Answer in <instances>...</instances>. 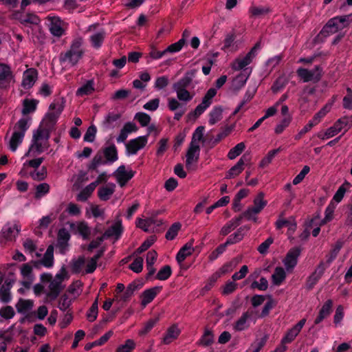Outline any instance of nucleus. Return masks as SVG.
Masks as SVG:
<instances>
[{"mask_svg":"<svg viewBox=\"0 0 352 352\" xmlns=\"http://www.w3.org/2000/svg\"><path fill=\"white\" fill-rule=\"evenodd\" d=\"M196 73V69L187 71L182 78L173 85V89L176 93L177 99L168 98V107L170 111H174L180 107L181 104L179 101L186 103L194 98L195 94L189 91L187 88L192 83Z\"/></svg>","mask_w":352,"mask_h":352,"instance_id":"nucleus-1","label":"nucleus"},{"mask_svg":"<svg viewBox=\"0 0 352 352\" xmlns=\"http://www.w3.org/2000/svg\"><path fill=\"white\" fill-rule=\"evenodd\" d=\"M20 227L17 224H6L2 229L1 234L4 239L7 240H12L19 234Z\"/></svg>","mask_w":352,"mask_h":352,"instance_id":"nucleus-22","label":"nucleus"},{"mask_svg":"<svg viewBox=\"0 0 352 352\" xmlns=\"http://www.w3.org/2000/svg\"><path fill=\"white\" fill-rule=\"evenodd\" d=\"M94 91V82L93 80H89L85 84L79 87L76 91L77 96H83L91 94Z\"/></svg>","mask_w":352,"mask_h":352,"instance_id":"nucleus-37","label":"nucleus"},{"mask_svg":"<svg viewBox=\"0 0 352 352\" xmlns=\"http://www.w3.org/2000/svg\"><path fill=\"white\" fill-rule=\"evenodd\" d=\"M256 318L254 311L248 310L236 321L234 329L239 331H244L250 327L251 322H255Z\"/></svg>","mask_w":352,"mask_h":352,"instance_id":"nucleus-11","label":"nucleus"},{"mask_svg":"<svg viewBox=\"0 0 352 352\" xmlns=\"http://www.w3.org/2000/svg\"><path fill=\"white\" fill-rule=\"evenodd\" d=\"M223 109L221 107H214L209 113V123L211 125L216 124L222 118Z\"/></svg>","mask_w":352,"mask_h":352,"instance_id":"nucleus-41","label":"nucleus"},{"mask_svg":"<svg viewBox=\"0 0 352 352\" xmlns=\"http://www.w3.org/2000/svg\"><path fill=\"white\" fill-rule=\"evenodd\" d=\"M95 188V184H89L78 194L76 197L77 200L80 201H87Z\"/></svg>","mask_w":352,"mask_h":352,"instance_id":"nucleus-40","label":"nucleus"},{"mask_svg":"<svg viewBox=\"0 0 352 352\" xmlns=\"http://www.w3.org/2000/svg\"><path fill=\"white\" fill-rule=\"evenodd\" d=\"M287 84V80L284 77L278 78L273 84L272 91L273 93L276 94L283 89Z\"/></svg>","mask_w":352,"mask_h":352,"instance_id":"nucleus-64","label":"nucleus"},{"mask_svg":"<svg viewBox=\"0 0 352 352\" xmlns=\"http://www.w3.org/2000/svg\"><path fill=\"white\" fill-rule=\"evenodd\" d=\"M98 316V298L96 299L89 311L87 314V318L89 321L94 322Z\"/></svg>","mask_w":352,"mask_h":352,"instance_id":"nucleus-60","label":"nucleus"},{"mask_svg":"<svg viewBox=\"0 0 352 352\" xmlns=\"http://www.w3.org/2000/svg\"><path fill=\"white\" fill-rule=\"evenodd\" d=\"M133 294V290L131 287H119L116 289V297L120 299L125 300Z\"/></svg>","mask_w":352,"mask_h":352,"instance_id":"nucleus-58","label":"nucleus"},{"mask_svg":"<svg viewBox=\"0 0 352 352\" xmlns=\"http://www.w3.org/2000/svg\"><path fill=\"white\" fill-rule=\"evenodd\" d=\"M50 132L51 131H50L49 128L40 125L33 133L32 144L28 153L31 151L41 153L47 149L50 146L49 138L50 137Z\"/></svg>","mask_w":352,"mask_h":352,"instance_id":"nucleus-3","label":"nucleus"},{"mask_svg":"<svg viewBox=\"0 0 352 352\" xmlns=\"http://www.w3.org/2000/svg\"><path fill=\"white\" fill-rule=\"evenodd\" d=\"M267 205V201L264 199V194L259 192L254 199V206L252 207L256 212L259 213Z\"/></svg>","mask_w":352,"mask_h":352,"instance_id":"nucleus-43","label":"nucleus"},{"mask_svg":"<svg viewBox=\"0 0 352 352\" xmlns=\"http://www.w3.org/2000/svg\"><path fill=\"white\" fill-rule=\"evenodd\" d=\"M258 275L259 273L256 271L250 275L248 280H252L251 286H267L268 281L265 278L261 277L259 280V283L256 281Z\"/></svg>","mask_w":352,"mask_h":352,"instance_id":"nucleus-54","label":"nucleus"},{"mask_svg":"<svg viewBox=\"0 0 352 352\" xmlns=\"http://www.w3.org/2000/svg\"><path fill=\"white\" fill-rule=\"evenodd\" d=\"M275 226L278 230H280L283 227H287L289 234L294 233L296 229L295 218L293 216H291L288 219H285L284 217V212L279 214L278 218L275 223Z\"/></svg>","mask_w":352,"mask_h":352,"instance_id":"nucleus-13","label":"nucleus"},{"mask_svg":"<svg viewBox=\"0 0 352 352\" xmlns=\"http://www.w3.org/2000/svg\"><path fill=\"white\" fill-rule=\"evenodd\" d=\"M333 302L331 300H327L319 311L318 317L315 320V324L320 323L331 312Z\"/></svg>","mask_w":352,"mask_h":352,"instance_id":"nucleus-30","label":"nucleus"},{"mask_svg":"<svg viewBox=\"0 0 352 352\" xmlns=\"http://www.w3.org/2000/svg\"><path fill=\"white\" fill-rule=\"evenodd\" d=\"M185 42L186 39L181 38L177 42L170 45L166 49H165V52L166 54L177 52L182 50L185 44Z\"/></svg>","mask_w":352,"mask_h":352,"instance_id":"nucleus-56","label":"nucleus"},{"mask_svg":"<svg viewBox=\"0 0 352 352\" xmlns=\"http://www.w3.org/2000/svg\"><path fill=\"white\" fill-rule=\"evenodd\" d=\"M34 302L31 300L20 299L16 305V310L22 314H28L32 309Z\"/></svg>","mask_w":352,"mask_h":352,"instance_id":"nucleus-33","label":"nucleus"},{"mask_svg":"<svg viewBox=\"0 0 352 352\" xmlns=\"http://www.w3.org/2000/svg\"><path fill=\"white\" fill-rule=\"evenodd\" d=\"M41 278L43 283H50V286H60L65 280L69 278V274L65 267H62L54 277L50 274H43Z\"/></svg>","mask_w":352,"mask_h":352,"instance_id":"nucleus-10","label":"nucleus"},{"mask_svg":"<svg viewBox=\"0 0 352 352\" xmlns=\"http://www.w3.org/2000/svg\"><path fill=\"white\" fill-rule=\"evenodd\" d=\"M120 114L113 112H109L104 118L102 124L106 129H113L115 125L114 123L119 120Z\"/></svg>","mask_w":352,"mask_h":352,"instance_id":"nucleus-35","label":"nucleus"},{"mask_svg":"<svg viewBox=\"0 0 352 352\" xmlns=\"http://www.w3.org/2000/svg\"><path fill=\"white\" fill-rule=\"evenodd\" d=\"M286 277L285 270L281 267L275 268L274 273L272 275L273 283L275 285H280Z\"/></svg>","mask_w":352,"mask_h":352,"instance_id":"nucleus-39","label":"nucleus"},{"mask_svg":"<svg viewBox=\"0 0 352 352\" xmlns=\"http://www.w3.org/2000/svg\"><path fill=\"white\" fill-rule=\"evenodd\" d=\"M116 185L114 184H108L106 186L100 187L98 190V195L102 201H107L115 191Z\"/></svg>","mask_w":352,"mask_h":352,"instance_id":"nucleus-29","label":"nucleus"},{"mask_svg":"<svg viewBox=\"0 0 352 352\" xmlns=\"http://www.w3.org/2000/svg\"><path fill=\"white\" fill-rule=\"evenodd\" d=\"M37 78V72L34 69H29L23 74L22 85L25 89H29L33 86Z\"/></svg>","mask_w":352,"mask_h":352,"instance_id":"nucleus-23","label":"nucleus"},{"mask_svg":"<svg viewBox=\"0 0 352 352\" xmlns=\"http://www.w3.org/2000/svg\"><path fill=\"white\" fill-rule=\"evenodd\" d=\"M250 161V156L246 154L243 155L237 163L227 172L226 179L234 178L238 176L243 170L244 164Z\"/></svg>","mask_w":352,"mask_h":352,"instance_id":"nucleus-15","label":"nucleus"},{"mask_svg":"<svg viewBox=\"0 0 352 352\" xmlns=\"http://www.w3.org/2000/svg\"><path fill=\"white\" fill-rule=\"evenodd\" d=\"M85 265V258L80 256L76 260H73L72 263V270L75 273H79L82 271V267Z\"/></svg>","mask_w":352,"mask_h":352,"instance_id":"nucleus-55","label":"nucleus"},{"mask_svg":"<svg viewBox=\"0 0 352 352\" xmlns=\"http://www.w3.org/2000/svg\"><path fill=\"white\" fill-rule=\"evenodd\" d=\"M300 254V249L298 248H292L287 254L283 260L284 265L287 271L292 270L297 264L298 258Z\"/></svg>","mask_w":352,"mask_h":352,"instance_id":"nucleus-17","label":"nucleus"},{"mask_svg":"<svg viewBox=\"0 0 352 352\" xmlns=\"http://www.w3.org/2000/svg\"><path fill=\"white\" fill-rule=\"evenodd\" d=\"M180 330L176 325L170 327L165 333L163 338V343L168 344L175 340L179 335Z\"/></svg>","mask_w":352,"mask_h":352,"instance_id":"nucleus-31","label":"nucleus"},{"mask_svg":"<svg viewBox=\"0 0 352 352\" xmlns=\"http://www.w3.org/2000/svg\"><path fill=\"white\" fill-rule=\"evenodd\" d=\"M135 119L139 122L141 126H146L151 121V116L146 113L138 112L135 114Z\"/></svg>","mask_w":352,"mask_h":352,"instance_id":"nucleus-61","label":"nucleus"},{"mask_svg":"<svg viewBox=\"0 0 352 352\" xmlns=\"http://www.w3.org/2000/svg\"><path fill=\"white\" fill-rule=\"evenodd\" d=\"M40 263L46 267H51L54 265V246L50 245L47 247L43 257L40 261Z\"/></svg>","mask_w":352,"mask_h":352,"instance_id":"nucleus-32","label":"nucleus"},{"mask_svg":"<svg viewBox=\"0 0 352 352\" xmlns=\"http://www.w3.org/2000/svg\"><path fill=\"white\" fill-rule=\"evenodd\" d=\"M83 39L78 37L73 40L69 49L60 54L59 60L61 63H67L71 66L76 65L84 54V50L82 46Z\"/></svg>","mask_w":352,"mask_h":352,"instance_id":"nucleus-2","label":"nucleus"},{"mask_svg":"<svg viewBox=\"0 0 352 352\" xmlns=\"http://www.w3.org/2000/svg\"><path fill=\"white\" fill-rule=\"evenodd\" d=\"M249 12L252 16L262 17L269 14L271 12V9L269 6H252L250 8Z\"/></svg>","mask_w":352,"mask_h":352,"instance_id":"nucleus-38","label":"nucleus"},{"mask_svg":"<svg viewBox=\"0 0 352 352\" xmlns=\"http://www.w3.org/2000/svg\"><path fill=\"white\" fill-rule=\"evenodd\" d=\"M34 292L36 296L43 295L44 300H52L60 293L59 287H34Z\"/></svg>","mask_w":352,"mask_h":352,"instance_id":"nucleus-16","label":"nucleus"},{"mask_svg":"<svg viewBox=\"0 0 352 352\" xmlns=\"http://www.w3.org/2000/svg\"><path fill=\"white\" fill-rule=\"evenodd\" d=\"M122 232V222L120 220H118L108 228L101 236L104 240L111 237H113L116 240H118L121 236Z\"/></svg>","mask_w":352,"mask_h":352,"instance_id":"nucleus-19","label":"nucleus"},{"mask_svg":"<svg viewBox=\"0 0 352 352\" xmlns=\"http://www.w3.org/2000/svg\"><path fill=\"white\" fill-rule=\"evenodd\" d=\"M47 19L49 22L48 26L50 32L56 36H62L64 30L61 27V21L59 18L56 16H48Z\"/></svg>","mask_w":352,"mask_h":352,"instance_id":"nucleus-20","label":"nucleus"},{"mask_svg":"<svg viewBox=\"0 0 352 352\" xmlns=\"http://www.w3.org/2000/svg\"><path fill=\"white\" fill-rule=\"evenodd\" d=\"M280 151V148L277 149H274L268 152L267 155L262 159L259 164V166L261 168H264L268 166L272 161L273 158L275 157L276 154H278Z\"/></svg>","mask_w":352,"mask_h":352,"instance_id":"nucleus-50","label":"nucleus"},{"mask_svg":"<svg viewBox=\"0 0 352 352\" xmlns=\"http://www.w3.org/2000/svg\"><path fill=\"white\" fill-rule=\"evenodd\" d=\"M103 154L108 162L112 163L118 160L117 148L114 144L105 147L103 150Z\"/></svg>","mask_w":352,"mask_h":352,"instance_id":"nucleus-36","label":"nucleus"},{"mask_svg":"<svg viewBox=\"0 0 352 352\" xmlns=\"http://www.w3.org/2000/svg\"><path fill=\"white\" fill-rule=\"evenodd\" d=\"M63 109V107L61 104L52 103L50 105V110H55V111L47 113L40 125H43L44 127L49 128L50 131H52Z\"/></svg>","mask_w":352,"mask_h":352,"instance_id":"nucleus-9","label":"nucleus"},{"mask_svg":"<svg viewBox=\"0 0 352 352\" xmlns=\"http://www.w3.org/2000/svg\"><path fill=\"white\" fill-rule=\"evenodd\" d=\"M38 104V101L34 99L28 100L25 99L23 100V107L22 109V113L23 115H26L30 113L34 112Z\"/></svg>","mask_w":352,"mask_h":352,"instance_id":"nucleus-44","label":"nucleus"},{"mask_svg":"<svg viewBox=\"0 0 352 352\" xmlns=\"http://www.w3.org/2000/svg\"><path fill=\"white\" fill-rule=\"evenodd\" d=\"M135 346L136 343L133 340L128 339L117 348L116 352H132Z\"/></svg>","mask_w":352,"mask_h":352,"instance_id":"nucleus-51","label":"nucleus"},{"mask_svg":"<svg viewBox=\"0 0 352 352\" xmlns=\"http://www.w3.org/2000/svg\"><path fill=\"white\" fill-rule=\"evenodd\" d=\"M13 76L10 67L3 63H0V86H5L12 79Z\"/></svg>","mask_w":352,"mask_h":352,"instance_id":"nucleus-26","label":"nucleus"},{"mask_svg":"<svg viewBox=\"0 0 352 352\" xmlns=\"http://www.w3.org/2000/svg\"><path fill=\"white\" fill-rule=\"evenodd\" d=\"M105 37V32L100 31L91 36L90 40L94 47L99 48Z\"/></svg>","mask_w":352,"mask_h":352,"instance_id":"nucleus-45","label":"nucleus"},{"mask_svg":"<svg viewBox=\"0 0 352 352\" xmlns=\"http://www.w3.org/2000/svg\"><path fill=\"white\" fill-rule=\"evenodd\" d=\"M306 322L305 319L301 320L294 327L290 329L282 339V343L287 344L292 342L295 338L298 335L302 328Z\"/></svg>","mask_w":352,"mask_h":352,"instance_id":"nucleus-18","label":"nucleus"},{"mask_svg":"<svg viewBox=\"0 0 352 352\" xmlns=\"http://www.w3.org/2000/svg\"><path fill=\"white\" fill-rule=\"evenodd\" d=\"M162 224V221L161 220H155L153 218L138 219L136 223L137 226L143 230L144 232H149L150 228L152 225L160 226Z\"/></svg>","mask_w":352,"mask_h":352,"instance_id":"nucleus-28","label":"nucleus"},{"mask_svg":"<svg viewBox=\"0 0 352 352\" xmlns=\"http://www.w3.org/2000/svg\"><path fill=\"white\" fill-rule=\"evenodd\" d=\"M70 239V234L65 228H61L58 232V245L63 251L67 246V242Z\"/></svg>","mask_w":352,"mask_h":352,"instance_id":"nucleus-34","label":"nucleus"},{"mask_svg":"<svg viewBox=\"0 0 352 352\" xmlns=\"http://www.w3.org/2000/svg\"><path fill=\"white\" fill-rule=\"evenodd\" d=\"M159 318H155L149 320L145 323L144 327L140 330L139 335L144 336L149 332L155 324L158 322Z\"/></svg>","mask_w":352,"mask_h":352,"instance_id":"nucleus-57","label":"nucleus"},{"mask_svg":"<svg viewBox=\"0 0 352 352\" xmlns=\"http://www.w3.org/2000/svg\"><path fill=\"white\" fill-rule=\"evenodd\" d=\"M296 73L305 82L309 81L317 82L322 78V68L320 65L316 66L311 70L300 67L297 69Z\"/></svg>","mask_w":352,"mask_h":352,"instance_id":"nucleus-8","label":"nucleus"},{"mask_svg":"<svg viewBox=\"0 0 352 352\" xmlns=\"http://www.w3.org/2000/svg\"><path fill=\"white\" fill-rule=\"evenodd\" d=\"M193 243L194 240L191 239L180 249L176 256V259L179 263L183 262L187 256L192 254L194 250L192 247Z\"/></svg>","mask_w":352,"mask_h":352,"instance_id":"nucleus-27","label":"nucleus"},{"mask_svg":"<svg viewBox=\"0 0 352 352\" xmlns=\"http://www.w3.org/2000/svg\"><path fill=\"white\" fill-rule=\"evenodd\" d=\"M200 147L199 146H194L190 144L186 153V166L189 168L193 163L198 161L199 157Z\"/></svg>","mask_w":352,"mask_h":352,"instance_id":"nucleus-21","label":"nucleus"},{"mask_svg":"<svg viewBox=\"0 0 352 352\" xmlns=\"http://www.w3.org/2000/svg\"><path fill=\"white\" fill-rule=\"evenodd\" d=\"M235 39L236 34L234 32H230L226 34L223 41V46L221 47V50L226 52L230 51V48L234 45Z\"/></svg>","mask_w":352,"mask_h":352,"instance_id":"nucleus-49","label":"nucleus"},{"mask_svg":"<svg viewBox=\"0 0 352 352\" xmlns=\"http://www.w3.org/2000/svg\"><path fill=\"white\" fill-rule=\"evenodd\" d=\"M28 127V120L25 118L20 119L15 124L12 135L9 140V148L12 151H15L18 146L22 142Z\"/></svg>","mask_w":352,"mask_h":352,"instance_id":"nucleus-4","label":"nucleus"},{"mask_svg":"<svg viewBox=\"0 0 352 352\" xmlns=\"http://www.w3.org/2000/svg\"><path fill=\"white\" fill-rule=\"evenodd\" d=\"M260 48L261 41H258L245 56H239L231 63L232 69L235 71L243 69L252 63L253 58L256 56L257 50Z\"/></svg>","mask_w":352,"mask_h":352,"instance_id":"nucleus-6","label":"nucleus"},{"mask_svg":"<svg viewBox=\"0 0 352 352\" xmlns=\"http://www.w3.org/2000/svg\"><path fill=\"white\" fill-rule=\"evenodd\" d=\"M248 230L249 228L248 227H242V228H240L234 234H232L230 235L227 241H226V244L229 245V244H234V243H236L239 241H240L241 240H242V239L243 238V231L244 230Z\"/></svg>","mask_w":352,"mask_h":352,"instance_id":"nucleus-47","label":"nucleus"},{"mask_svg":"<svg viewBox=\"0 0 352 352\" xmlns=\"http://www.w3.org/2000/svg\"><path fill=\"white\" fill-rule=\"evenodd\" d=\"M204 126H198L192 134L190 144H193L194 146H199V142L200 141H204Z\"/></svg>","mask_w":352,"mask_h":352,"instance_id":"nucleus-46","label":"nucleus"},{"mask_svg":"<svg viewBox=\"0 0 352 352\" xmlns=\"http://www.w3.org/2000/svg\"><path fill=\"white\" fill-rule=\"evenodd\" d=\"M160 292L158 287H150L145 289L141 295V305L145 307L150 303Z\"/></svg>","mask_w":352,"mask_h":352,"instance_id":"nucleus-24","label":"nucleus"},{"mask_svg":"<svg viewBox=\"0 0 352 352\" xmlns=\"http://www.w3.org/2000/svg\"><path fill=\"white\" fill-rule=\"evenodd\" d=\"M325 267L323 263H320L312 274L309 277L308 283L310 285L317 283L318 279L322 276L324 272Z\"/></svg>","mask_w":352,"mask_h":352,"instance_id":"nucleus-42","label":"nucleus"},{"mask_svg":"<svg viewBox=\"0 0 352 352\" xmlns=\"http://www.w3.org/2000/svg\"><path fill=\"white\" fill-rule=\"evenodd\" d=\"M213 339L214 336L212 331L206 329L199 341V344L204 346L210 345L212 343Z\"/></svg>","mask_w":352,"mask_h":352,"instance_id":"nucleus-63","label":"nucleus"},{"mask_svg":"<svg viewBox=\"0 0 352 352\" xmlns=\"http://www.w3.org/2000/svg\"><path fill=\"white\" fill-rule=\"evenodd\" d=\"M182 225L180 223L177 222L173 223L168 230L167 232L166 233V239L167 240H173L175 238V236L177 235L178 232L181 229Z\"/></svg>","mask_w":352,"mask_h":352,"instance_id":"nucleus-53","label":"nucleus"},{"mask_svg":"<svg viewBox=\"0 0 352 352\" xmlns=\"http://www.w3.org/2000/svg\"><path fill=\"white\" fill-rule=\"evenodd\" d=\"M69 225L72 230H76L83 239H87L89 238L91 230L86 222L69 223Z\"/></svg>","mask_w":352,"mask_h":352,"instance_id":"nucleus-25","label":"nucleus"},{"mask_svg":"<svg viewBox=\"0 0 352 352\" xmlns=\"http://www.w3.org/2000/svg\"><path fill=\"white\" fill-rule=\"evenodd\" d=\"M147 141V135L140 136L131 140L126 145L127 152L131 155L136 154L139 150L146 146Z\"/></svg>","mask_w":352,"mask_h":352,"instance_id":"nucleus-14","label":"nucleus"},{"mask_svg":"<svg viewBox=\"0 0 352 352\" xmlns=\"http://www.w3.org/2000/svg\"><path fill=\"white\" fill-rule=\"evenodd\" d=\"M171 267L169 265L162 267L156 275L159 280H166L171 274Z\"/></svg>","mask_w":352,"mask_h":352,"instance_id":"nucleus-62","label":"nucleus"},{"mask_svg":"<svg viewBox=\"0 0 352 352\" xmlns=\"http://www.w3.org/2000/svg\"><path fill=\"white\" fill-rule=\"evenodd\" d=\"M248 76L249 74H248L245 70H244L243 72H241L233 80V86L236 89L241 88L246 82Z\"/></svg>","mask_w":352,"mask_h":352,"instance_id":"nucleus-48","label":"nucleus"},{"mask_svg":"<svg viewBox=\"0 0 352 352\" xmlns=\"http://www.w3.org/2000/svg\"><path fill=\"white\" fill-rule=\"evenodd\" d=\"M116 180L121 187L126 184L134 176L135 172L131 169L126 170L125 166H120L114 173Z\"/></svg>","mask_w":352,"mask_h":352,"instance_id":"nucleus-12","label":"nucleus"},{"mask_svg":"<svg viewBox=\"0 0 352 352\" xmlns=\"http://www.w3.org/2000/svg\"><path fill=\"white\" fill-rule=\"evenodd\" d=\"M352 21V14L333 17L328 21L322 28V32L335 34L347 27Z\"/></svg>","mask_w":352,"mask_h":352,"instance_id":"nucleus-5","label":"nucleus"},{"mask_svg":"<svg viewBox=\"0 0 352 352\" xmlns=\"http://www.w3.org/2000/svg\"><path fill=\"white\" fill-rule=\"evenodd\" d=\"M50 190V186L47 183H42L36 186L35 197L39 199L46 195Z\"/></svg>","mask_w":352,"mask_h":352,"instance_id":"nucleus-59","label":"nucleus"},{"mask_svg":"<svg viewBox=\"0 0 352 352\" xmlns=\"http://www.w3.org/2000/svg\"><path fill=\"white\" fill-rule=\"evenodd\" d=\"M217 94V89L214 88H210L208 90L205 96L202 98L201 102L198 104L195 110L188 114V117H194L195 118H198L208 109L212 102V98Z\"/></svg>","mask_w":352,"mask_h":352,"instance_id":"nucleus-7","label":"nucleus"},{"mask_svg":"<svg viewBox=\"0 0 352 352\" xmlns=\"http://www.w3.org/2000/svg\"><path fill=\"white\" fill-rule=\"evenodd\" d=\"M245 145L243 142L237 144L234 147L230 150L228 157L230 160H234L238 157L244 151Z\"/></svg>","mask_w":352,"mask_h":352,"instance_id":"nucleus-52","label":"nucleus"}]
</instances>
